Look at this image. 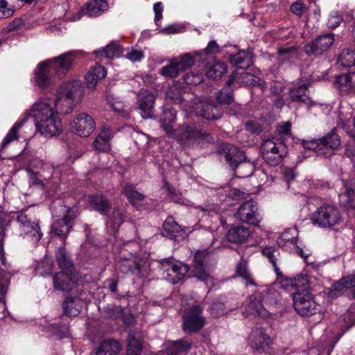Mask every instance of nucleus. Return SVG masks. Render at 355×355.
<instances>
[{
    "mask_svg": "<svg viewBox=\"0 0 355 355\" xmlns=\"http://www.w3.org/2000/svg\"><path fill=\"white\" fill-rule=\"evenodd\" d=\"M11 214L12 218L16 217V220L22 232L30 235L34 241L38 242L41 239L42 233L40 227L31 216L26 214L24 211L12 212Z\"/></svg>",
    "mask_w": 355,
    "mask_h": 355,
    "instance_id": "6e6552de",
    "label": "nucleus"
},
{
    "mask_svg": "<svg viewBox=\"0 0 355 355\" xmlns=\"http://www.w3.org/2000/svg\"><path fill=\"white\" fill-rule=\"evenodd\" d=\"M63 215L60 218L55 220L51 225V231L57 236L65 241L73 225V211L71 209L64 205H60Z\"/></svg>",
    "mask_w": 355,
    "mask_h": 355,
    "instance_id": "1a4fd4ad",
    "label": "nucleus"
},
{
    "mask_svg": "<svg viewBox=\"0 0 355 355\" xmlns=\"http://www.w3.org/2000/svg\"><path fill=\"white\" fill-rule=\"evenodd\" d=\"M121 349V345L118 340L107 339L100 344L96 355H117Z\"/></svg>",
    "mask_w": 355,
    "mask_h": 355,
    "instance_id": "473e14b6",
    "label": "nucleus"
},
{
    "mask_svg": "<svg viewBox=\"0 0 355 355\" xmlns=\"http://www.w3.org/2000/svg\"><path fill=\"white\" fill-rule=\"evenodd\" d=\"M121 53V46L116 42H112L105 47L94 51V54L101 58H113Z\"/></svg>",
    "mask_w": 355,
    "mask_h": 355,
    "instance_id": "a19ab883",
    "label": "nucleus"
},
{
    "mask_svg": "<svg viewBox=\"0 0 355 355\" xmlns=\"http://www.w3.org/2000/svg\"><path fill=\"white\" fill-rule=\"evenodd\" d=\"M189 266L182 263L178 266V268L173 269L171 272L164 275V279L167 282L175 284L182 280L189 271Z\"/></svg>",
    "mask_w": 355,
    "mask_h": 355,
    "instance_id": "58836bf2",
    "label": "nucleus"
},
{
    "mask_svg": "<svg viewBox=\"0 0 355 355\" xmlns=\"http://www.w3.org/2000/svg\"><path fill=\"white\" fill-rule=\"evenodd\" d=\"M113 132L108 125L101 127L100 132L93 141V148L99 152H107L110 150V140L113 137Z\"/></svg>",
    "mask_w": 355,
    "mask_h": 355,
    "instance_id": "412c9836",
    "label": "nucleus"
},
{
    "mask_svg": "<svg viewBox=\"0 0 355 355\" xmlns=\"http://www.w3.org/2000/svg\"><path fill=\"white\" fill-rule=\"evenodd\" d=\"M83 96V87L78 80L64 83L53 99L44 98L38 100L26 112L24 117L8 132L1 144L6 147L18 138L17 132L27 121L29 116L34 119L36 130L45 137L59 135L62 124L58 115L70 114Z\"/></svg>",
    "mask_w": 355,
    "mask_h": 355,
    "instance_id": "f257e3e1",
    "label": "nucleus"
},
{
    "mask_svg": "<svg viewBox=\"0 0 355 355\" xmlns=\"http://www.w3.org/2000/svg\"><path fill=\"white\" fill-rule=\"evenodd\" d=\"M249 228L235 226L230 228L226 235L227 239L232 243H243L250 236Z\"/></svg>",
    "mask_w": 355,
    "mask_h": 355,
    "instance_id": "2f4dec72",
    "label": "nucleus"
},
{
    "mask_svg": "<svg viewBox=\"0 0 355 355\" xmlns=\"http://www.w3.org/2000/svg\"><path fill=\"white\" fill-rule=\"evenodd\" d=\"M229 59L232 64L239 69H248L252 64V54L250 51H239L235 55H231Z\"/></svg>",
    "mask_w": 355,
    "mask_h": 355,
    "instance_id": "c85d7f7f",
    "label": "nucleus"
},
{
    "mask_svg": "<svg viewBox=\"0 0 355 355\" xmlns=\"http://www.w3.org/2000/svg\"><path fill=\"white\" fill-rule=\"evenodd\" d=\"M107 7L105 0H92L85 6L83 11L89 17H96L105 11Z\"/></svg>",
    "mask_w": 355,
    "mask_h": 355,
    "instance_id": "f704fd0d",
    "label": "nucleus"
},
{
    "mask_svg": "<svg viewBox=\"0 0 355 355\" xmlns=\"http://www.w3.org/2000/svg\"><path fill=\"white\" fill-rule=\"evenodd\" d=\"M345 191L339 195L340 202L346 207L355 209V180L345 184Z\"/></svg>",
    "mask_w": 355,
    "mask_h": 355,
    "instance_id": "a878e982",
    "label": "nucleus"
},
{
    "mask_svg": "<svg viewBox=\"0 0 355 355\" xmlns=\"http://www.w3.org/2000/svg\"><path fill=\"white\" fill-rule=\"evenodd\" d=\"M227 71L226 65L221 62H216L206 71L207 76L214 80L220 78Z\"/></svg>",
    "mask_w": 355,
    "mask_h": 355,
    "instance_id": "09e8293b",
    "label": "nucleus"
},
{
    "mask_svg": "<svg viewBox=\"0 0 355 355\" xmlns=\"http://www.w3.org/2000/svg\"><path fill=\"white\" fill-rule=\"evenodd\" d=\"M202 116L208 120H216L221 116V112L216 105L205 104L202 107Z\"/></svg>",
    "mask_w": 355,
    "mask_h": 355,
    "instance_id": "3c124183",
    "label": "nucleus"
},
{
    "mask_svg": "<svg viewBox=\"0 0 355 355\" xmlns=\"http://www.w3.org/2000/svg\"><path fill=\"white\" fill-rule=\"evenodd\" d=\"M55 257L59 267L62 271L71 272L73 264L71 261L64 248H60L55 254Z\"/></svg>",
    "mask_w": 355,
    "mask_h": 355,
    "instance_id": "79ce46f5",
    "label": "nucleus"
},
{
    "mask_svg": "<svg viewBox=\"0 0 355 355\" xmlns=\"http://www.w3.org/2000/svg\"><path fill=\"white\" fill-rule=\"evenodd\" d=\"M218 153L221 157H224L225 162L232 168V169L236 168V166H239V169L248 167L249 171L247 173L243 174L244 176H250L254 169V164L252 162L246 161V157L243 152L240 150L237 147L230 144H223L220 146Z\"/></svg>",
    "mask_w": 355,
    "mask_h": 355,
    "instance_id": "39448f33",
    "label": "nucleus"
},
{
    "mask_svg": "<svg viewBox=\"0 0 355 355\" xmlns=\"http://www.w3.org/2000/svg\"><path fill=\"white\" fill-rule=\"evenodd\" d=\"M261 151L279 153L282 155H287L288 148L282 139L272 137L263 141Z\"/></svg>",
    "mask_w": 355,
    "mask_h": 355,
    "instance_id": "bb28decb",
    "label": "nucleus"
},
{
    "mask_svg": "<svg viewBox=\"0 0 355 355\" xmlns=\"http://www.w3.org/2000/svg\"><path fill=\"white\" fill-rule=\"evenodd\" d=\"M62 309L65 315L76 316L82 309V301L79 297L68 296L62 303Z\"/></svg>",
    "mask_w": 355,
    "mask_h": 355,
    "instance_id": "c756f323",
    "label": "nucleus"
},
{
    "mask_svg": "<svg viewBox=\"0 0 355 355\" xmlns=\"http://www.w3.org/2000/svg\"><path fill=\"white\" fill-rule=\"evenodd\" d=\"M155 101V96L149 92H142L139 94L137 106L144 119H149L153 116Z\"/></svg>",
    "mask_w": 355,
    "mask_h": 355,
    "instance_id": "a211bd4d",
    "label": "nucleus"
},
{
    "mask_svg": "<svg viewBox=\"0 0 355 355\" xmlns=\"http://www.w3.org/2000/svg\"><path fill=\"white\" fill-rule=\"evenodd\" d=\"M124 193L132 205L137 209H139L141 202L145 199V196L135 191L131 185H126L124 189Z\"/></svg>",
    "mask_w": 355,
    "mask_h": 355,
    "instance_id": "a18cd8bd",
    "label": "nucleus"
},
{
    "mask_svg": "<svg viewBox=\"0 0 355 355\" xmlns=\"http://www.w3.org/2000/svg\"><path fill=\"white\" fill-rule=\"evenodd\" d=\"M48 63L46 61L39 63L34 72V83L42 90L49 89L53 84L50 75L52 71Z\"/></svg>",
    "mask_w": 355,
    "mask_h": 355,
    "instance_id": "f3484780",
    "label": "nucleus"
},
{
    "mask_svg": "<svg viewBox=\"0 0 355 355\" xmlns=\"http://www.w3.org/2000/svg\"><path fill=\"white\" fill-rule=\"evenodd\" d=\"M313 225L322 228H332L339 225L342 220V214L339 209L332 203H324L311 214Z\"/></svg>",
    "mask_w": 355,
    "mask_h": 355,
    "instance_id": "20e7f679",
    "label": "nucleus"
},
{
    "mask_svg": "<svg viewBox=\"0 0 355 355\" xmlns=\"http://www.w3.org/2000/svg\"><path fill=\"white\" fill-rule=\"evenodd\" d=\"M246 129L252 133H259L262 131V127L254 121H248L245 123Z\"/></svg>",
    "mask_w": 355,
    "mask_h": 355,
    "instance_id": "774afa93",
    "label": "nucleus"
},
{
    "mask_svg": "<svg viewBox=\"0 0 355 355\" xmlns=\"http://www.w3.org/2000/svg\"><path fill=\"white\" fill-rule=\"evenodd\" d=\"M338 63L343 67L355 66V50L343 49L338 57Z\"/></svg>",
    "mask_w": 355,
    "mask_h": 355,
    "instance_id": "de8ad7c7",
    "label": "nucleus"
},
{
    "mask_svg": "<svg viewBox=\"0 0 355 355\" xmlns=\"http://www.w3.org/2000/svg\"><path fill=\"white\" fill-rule=\"evenodd\" d=\"M235 216L240 221L254 226H258L262 220L258 204L252 200L242 203L239 207Z\"/></svg>",
    "mask_w": 355,
    "mask_h": 355,
    "instance_id": "0eeeda50",
    "label": "nucleus"
},
{
    "mask_svg": "<svg viewBox=\"0 0 355 355\" xmlns=\"http://www.w3.org/2000/svg\"><path fill=\"white\" fill-rule=\"evenodd\" d=\"M107 75V71L104 67L101 64L96 65L90 69L85 75L87 86L89 89H94L98 82L103 79Z\"/></svg>",
    "mask_w": 355,
    "mask_h": 355,
    "instance_id": "393cba45",
    "label": "nucleus"
},
{
    "mask_svg": "<svg viewBox=\"0 0 355 355\" xmlns=\"http://www.w3.org/2000/svg\"><path fill=\"white\" fill-rule=\"evenodd\" d=\"M302 144L305 149L315 151L318 154H325V152L322 151V148L320 145V141L319 139H311V140H302Z\"/></svg>",
    "mask_w": 355,
    "mask_h": 355,
    "instance_id": "13d9d810",
    "label": "nucleus"
},
{
    "mask_svg": "<svg viewBox=\"0 0 355 355\" xmlns=\"http://www.w3.org/2000/svg\"><path fill=\"white\" fill-rule=\"evenodd\" d=\"M90 205L102 214H106L111 207L109 200L101 195L92 196L90 198Z\"/></svg>",
    "mask_w": 355,
    "mask_h": 355,
    "instance_id": "37998d69",
    "label": "nucleus"
},
{
    "mask_svg": "<svg viewBox=\"0 0 355 355\" xmlns=\"http://www.w3.org/2000/svg\"><path fill=\"white\" fill-rule=\"evenodd\" d=\"M182 232L181 226L175 221L173 218L172 216L167 217L163 223L162 234L171 239H175L178 235Z\"/></svg>",
    "mask_w": 355,
    "mask_h": 355,
    "instance_id": "c9c22d12",
    "label": "nucleus"
},
{
    "mask_svg": "<svg viewBox=\"0 0 355 355\" xmlns=\"http://www.w3.org/2000/svg\"><path fill=\"white\" fill-rule=\"evenodd\" d=\"M177 111L168 105L163 107L162 113L159 119L160 125L166 133L172 135L174 133L173 125L175 121Z\"/></svg>",
    "mask_w": 355,
    "mask_h": 355,
    "instance_id": "5701e85b",
    "label": "nucleus"
},
{
    "mask_svg": "<svg viewBox=\"0 0 355 355\" xmlns=\"http://www.w3.org/2000/svg\"><path fill=\"white\" fill-rule=\"evenodd\" d=\"M263 157L270 166H277L281 163L284 157L286 155H282L279 153L262 151Z\"/></svg>",
    "mask_w": 355,
    "mask_h": 355,
    "instance_id": "5fc2aeb1",
    "label": "nucleus"
},
{
    "mask_svg": "<svg viewBox=\"0 0 355 355\" xmlns=\"http://www.w3.org/2000/svg\"><path fill=\"white\" fill-rule=\"evenodd\" d=\"M220 51V48L218 44L215 40L210 41L207 47L200 51H195L193 53L194 55H192L194 60V64L197 62H200L202 64V67L204 68L207 66V62L205 58H202V55H214L218 53Z\"/></svg>",
    "mask_w": 355,
    "mask_h": 355,
    "instance_id": "7c9ffc66",
    "label": "nucleus"
},
{
    "mask_svg": "<svg viewBox=\"0 0 355 355\" xmlns=\"http://www.w3.org/2000/svg\"><path fill=\"white\" fill-rule=\"evenodd\" d=\"M202 309L194 305L189 309L184 316L182 329L186 334L198 332L205 324V318L202 316Z\"/></svg>",
    "mask_w": 355,
    "mask_h": 355,
    "instance_id": "f8f14e48",
    "label": "nucleus"
},
{
    "mask_svg": "<svg viewBox=\"0 0 355 355\" xmlns=\"http://www.w3.org/2000/svg\"><path fill=\"white\" fill-rule=\"evenodd\" d=\"M304 10V5L300 1L294 2L291 6V11L297 16H302Z\"/></svg>",
    "mask_w": 355,
    "mask_h": 355,
    "instance_id": "69168bd1",
    "label": "nucleus"
},
{
    "mask_svg": "<svg viewBox=\"0 0 355 355\" xmlns=\"http://www.w3.org/2000/svg\"><path fill=\"white\" fill-rule=\"evenodd\" d=\"M216 99L219 103L230 104L233 101V95L232 92L222 89L217 95Z\"/></svg>",
    "mask_w": 355,
    "mask_h": 355,
    "instance_id": "052dcab7",
    "label": "nucleus"
},
{
    "mask_svg": "<svg viewBox=\"0 0 355 355\" xmlns=\"http://www.w3.org/2000/svg\"><path fill=\"white\" fill-rule=\"evenodd\" d=\"M149 266L146 259L135 258L133 260H123L119 269L123 273L132 272L139 277H144L148 275Z\"/></svg>",
    "mask_w": 355,
    "mask_h": 355,
    "instance_id": "4468645a",
    "label": "nucleus"
},
{
    "mask_svg": "<svg viewBox=\"0 0 355 355\" xmlns=\"http://www.w3.org/2000/svg\"><path fill=\"white\" fill-rule=\"evenodd\" d=\"M342 21L343 18L337 12H332L328 19L327 26L330 28H336L340 25Z\"/></svg>",
    "mask_w": 355,
    "mask_h": 355,
    "instance_id": "e2e57ef3",
    "label": "nucleus"
},
{
    "mask_svg": "<svg viewBox=\"0 0 355 355\" xmlns=\"http://www.w3.org/2000/svg\"><path fill=\"white\" fill-rule=\"evenodd\" d=\"M295 310L302 316H309L319 311V306L313 300L311 295L306 291L293 293Z\"/></svg>",
    "mask_w": 355,
    "mask_h": 355,
    "instance_id": "423d86ee",
    "label": "nucleus"
},
{
    "mask_svg": "<svg viewBox=\"0 0 355 355\" xmlns=\"http://www.w3.org/2000/svg\"><path fill=\"white\" fill-rule=\"evenodd\" d=\"M124 222L123 213L120 209H114L112 217L107 221V227L112 232H116Z\"/></svg>",
    "mask_w": 355,
    "mask_h": 355,
    "instance_id": "49530a36",
    "label": "nucleus"
},
{
    "mask_svg": "<svg viewBox=\"0 0 355 355\" xmlns=\"http://www.w3.org/2000/svg\"><path fill=\"white\" fill-rule=\"evenodd\" d=\"M343 320L346 322L347 329L355 324V312L352 309L349 310L343 315Z\"/></svg>",
    "mask_w": 355,
    "mask_h": 355,
    "instance_id": "0e129e2a",
    "label": "nucleus"
},
{
    "mask_svg": "<svg viewBox=\"0 0 355 355\" xmlns=\"http://www.w3.org/2000/svg\"><path fill=\"white\" fill-rule=\"evenodd\" d=\"M142 336L140 333H130L128 338L127 355H140L142 350Z\"/></svg>",
    "mask_w": 355,
    "mask_h": 355,
    "instance_id": "72a5a7b5",
    "label": "nucleus"
},
{
    "mask_svg": "<svg viewBox=\"0 0 355 355\" xmlns=\"http://www.w3.org/2000/svg\"><path fill=\"white\" fill-rule=\"evenodd\" d=\"M276 303L275 291L264 290L262 292L254 293L250 297L248 308L251 314L266 318L270 315L272 308Z\"/></svg>",
    "mask_w": 355,
    "mask_h": 355,
    "instance_id": "7ed1b4c3",
    "label": "nucleus"
},
{
    "mask_svg": "<svg viewBox=\"0 0 355 355\" xmlns=\"http://www.w3.org/2000/svg\"><path fill=\"white\" fill-rule=\"evenodd\" d=\"M347 288V287L343 277L340 280L331 285L328 292V295L331 298L338 297V296H340Z\"/></svg>",
    "mask_w": 355,
    "mask_h": 355,
    "instance_id": "864d4df0",
    "label": "nucleus"
},
{
    "mask_svg": "<svg viewBox=\"0 0 355 355\" xmlns=\"http://www.w3.org/2000/svg\"><path fill=\"white\" fill-rule=\"evenodd\" d=\"M159 262V268L162 271V277L164 278V275L167 272H171L174 268H178V266L182 263L176 261L173 257L162 259L158 261Z\"/></svg>",
    "mask_w": 355,
    "mask_h": 355,
    "instance_id": "8fccbe9b",
    "label": "nucleus"
},
{
    "mask_svg": "<svg viewBox=\"0 0 355 355\" xmlns=\"http://www.w3.org/2000/svg\"><path fill=\"white\" fill-rule=\"evenodd\" d=\"M184 81L188 85H198L203 80V75L199 71H191L184 75Z\"/></svg>",
    "mask_w": 355,
    "mask_h": 355,
    "instance_id": "4d7b16f0",
    "label": "nucleus"
},
{
    "mask_svg": "<svg viewBox=\"0 0 355 355\" xmlns=\"http://www.w3.org/2000/svg\"><path fill=\"white\" fill-rule=\"evenodd\" d=\"M68 272L62 271L57 272L53 277V284L55 289L63 292H68L71 289L70 277Z\"/></svg>",
    "mask_w": 355,
    "mask_h": 355,
    "instance_id": "e433bc0d",
    "label": "nucleus"
},
{
    "mask_svg": "<svg viewBox=\"0 0 355 355\" xmlns=\"http://www.w3.org/2000/svg\"><path fill=\"white\" fill-rule=\"evenodd\" d=\"M236 274L239 277H242L246 281L247 284L254 285L253 279L247 268L246 263L243 261H240L236 266Z\"/></svg>",
    "mask_w": 355,
    "mask_h": 355,
    "instance_id": "6e6d98bb",
    "label": "nucleus"
},
{
    "mask_svg": "<svg viewBox=\"0 0 355 355\" xmlns=\"http://www.w3.org/2000/svg\"><path fill=\"white\" fill-rule=\"evenodd\" d=\"M320 141L323 152H325L324 150L327 149H336L340 144V138L334 129L329 132L326 136L320 139Z\"/></svg>",
    "mask_w": 355,
    "mask_h": 355,
    "instance_id": "ea45409f",
    "label": "nucleus"
},
{
    "mask_svg": "<svg viewBox=\"0 0 355 355\" xmlns=\"http://www.w3.org/2000/svg\"><path fill=\"white\" fill-rule=\"evenodd\" d=\"M262 254L272 263L275 273L278 276L282 275V272L277 266V260L279 257V251L272 246H266L262 249Z\"/></svg>",
    "mask_w": 355,
    "mask_h": 355,
    "instance_id": "c03bdc74",
    "label": "nucleus"
},
{
    "mask_svg": "<svg viewBox=\"0 0 355 355\" xmlns=\"http://www.w3.org/2000/svg\"><path fill=\"white\" fill-rule=\"evenodd\" d=\"M194 64L193 58L190 53H185L180 58L171 60L167 65L161 69V74L167 78L177 77L179 73Z\"/></svg>",
    "mask_w": 355,
    "mask_h": 355,
    "instance_id": "9d476101",
    "label": "nucleus"
},
{
    "mask_svg": "<svg viewBox=\"0 0 355 355\" xmlns=\"http://www.w3.org/2000/svg\"><path fill=\"white\" fill-rule=\"evenodd\" d=\"M171 136L184 145H189L196 141L199 144L214 142V137L209 132H203L196 123H182L176 130H174Z\"/></svg>",
    "mask_w": 355,
    "mask_h": 355,
    "instance_id": "f03ea898",
    "label": "nucleus"
},
{
    "mask_svg": "<svg viewBox=\"0 0 355 355\" xmlns=\"http://www.w3.org/2000/svg\"><path fill=\"white\" fill-rule=\"evenodd\" d=\"M74 55L73 53L68 52L60 55L52 60H46L52 71H54L59 77L65 76L71 68Z\"/></svg>",
    "mask_w": 355,
    "mask_h": 355,
    "instance_id": "2eb2a0df",
    "label": "nucleus"
},
{
    "mask_svg": "<svg viewBox=\"0 0 355 355\" xmlns=\"http://www.w3.org/2000/svg\"><path fill=\"white\" fill-rule=\"evenodd\" d=\"M96 123L87 113L83 112L76 116L70 123V130L72 133L81 137H87L94 132Z\"/></svg>",
    "mask_w": 355,
    "mask_h": 355,
    "instance_id": "9b49d317",
    "label": "nucleus"
},
{
    "mask_svg": "<svg viewBox=\"0 0 355 355\" xmlns=\"http://www.w3.org/2000/svg\"><path fill=\"white\" fill-rule=\"evenodd\" d=\"M334 41L333 34L327 33L319 35L311 42L306 44L304 50L309 55H320L327 51Z\"/></svg>",
    "mask_w": 355,
    "mask_h": 355,
    "instance_id": "ddd939ff",
    "label": "nucleus"
},
{
    "mask_svg": "<svg viewBox=\"0 0 355 355\" xmlns=\"http://www.w3.org/2000/svg\"><path fill=\"white\" fill-rule=\"evenodd\" d=\"M122 311L120 307L114 305L107 306L104 311V316L107 318L116 319L122 315Z\"/></svg>",
    "mask_w": 355,
    "mask_h": 355,
    "instance_id": "bf43d9fd",
    "label": "nucleus"
},
{
    "mask_svg": "<svg viewBox=\"0 0 355 355\" xmlns=\"http://www.w3.org/2000/svg\"><path fill=\"white\" fill-rule=\"evenodd\" d=\"M182 94V89L177 85H173L168 90L166 97L175 103L181 104L183 102Z\"/></svg>",
    "mask_w": 355,
    "mask_h": 355,
    "instance_id": "603ef678",
    "label": "nucleus"
},
{
    "mask_svg": "<svg viewBox=\"0 0 355 355\" xmlns=\"http://www.w3.org/2000/svg\"><path fill=\"white\" fill-rule=\"evenodd\" d=\"M308 84H301L292 87L289 91V97L293 102L302 103L306 105H312V101L308 92Z\"/></svg>",
    "mask_w": 355,
    "mask_h": 355,
    "instance_id": "b1692460",
    "label": "nucleus"
},
{
    "mask_svg": "<svg viewBox=\"0 0 355 355\" xmlns=\"http://www.w3.org/2000/svg\"><path fill=\"white\" fill-rule=\"evenodd\" d=\"M52 331L58 338H62L69 335V328L64 324L53 325Z\"/></svg>",
    "mask_w": 355,
    "mask_h": 355,
    "instance_id": "680f3d73",
    "label": "nucleus"
},
{
    "mask_svg": "<svg viewBox=\"0 0 355 355\" xmlns=\"http://www.w3.org/2000/svg\"><path fill=\"white\" fill-rule=\"evenodd\" d=\"M297 232L295 229L286 230L277 240V245L286 251H291V247L297 244Z\"/></svg>",
    "mask_w": 355,
    "mask_h": 355,
    "instance_id": "cd10ccee",
    "label": "nucleus"
},
{
    "mask_svg": "<svg viewBox=\"0 0 355 355\" xmlns=\"http://www.w3.org/2000/svg\"><path fill=\"white\" fill-rule=\"evenodd\" d=\"M144 56V53L138 50H132L126 55V58L132 62L140 61Z\"/></svg>",
    "mask_w": 355,
    "mask_h": 355,
    "instance_id": "338daca9",
    "label": "nucleus"
},
{
    "mask_svg": "<svg viewBox=\"0 0 355 355\" xmlns=\"http://www.w3.org/2000/svg\"><path fill=\"white\" fill-rule=\"evenodd\" d=\"M270 344V338L263 328H257L249 336V345L251 348L259 354L265 352Z\"/></svg>",
    "mask_w": 355,
    "mask_h": 355,
    "instance_id": "dca6fc26",
    "label": "nucleus"
},
{
    "mask_svg": "<svg viewBox=\"0 0 355 355\" xmlns=\"http://www.w3.org/2000/svg\"><path fill=\"white\" fill-rule=\"evenodd\" d=\"M335 86L342 95L355 93V72L340 74L336 78Z\"/></svg>",
    "mask_w": 355,
    "mask_h": 355,
    "instance_id": "6ab92c4d",
    "label": "nucleus"
},
{
    "mask_svg": "<svg viewBox=\"0 0 355 355\" xmlns=\"http://www.w3.org/2000/svg\"><path fill=\"white\" fill-rule=\"evenodd\" d=\"M205 252H198L193 257V275L202 282H207L211 278L209 270L205 265Z\"/></svg>",
    "mask_w": 355,
    "mask_h": 355,
    "instance_id": "aec40b11",
    "label": "nucleus"
},
{
    "mask_svg": "<svg viewBox=\"0 0 355 355\" xmlns=\"http://www.w3.org/2000/svg\"><path fill=\"white\" fill-rule=\"evenodd\" d=\"M192 345V341L185 338L168 340L165 343V351L167 355H180L188 352Z\"/></svg>",
    "mask_w": 355,
    "mask_h": 355,
    "instance_id": "4be33fe9",
    "label": "nucleus"
},
{
    "mask_svg": "<svg viewBox=\"0 0 355 355\" xmlns=\"http://www.w3.org/2000/svg\"><path fill=\"white\" fill-rule=\"evenodd\" d=\"M10 285V276L8 274L0 273V320L6 315V305L4 295Z\"/></svg>",
    "mask_w": 355,
    "mask_h": 355,
    "instance_id": "4c0bfd02",
    "label": "nucleus"
}]
</instances>
